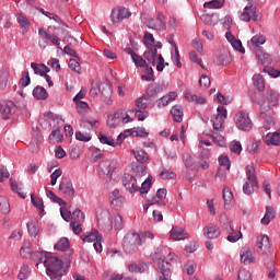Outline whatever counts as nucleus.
I'll list each match as a JSON object with an SVG mask.
<instances>
[{
  "instance_id": "f257e3e1",
  "label": "nucleus",
  "mask_w": 280,
  "mask_h": 280,
  "mask_svg": "<svg viewBox=\"0 0 280 280\" xmlns=\"http://www.w3.org/2000/svg\"><path fill=\"white\" fill-rule=\"evenodd\" d=\"M35 256L38 259L36 266L44 264L46 268V275L51 280H59L67 273L65 270V262H62L57 256H52L51 254L45 252H36Z\"/></svg>"
},
{
  "instance_id": "f03ea898",
  "label": "nucleus",
  "mask_w": 280,
  "mask_h": 280,
  "mask_svg": "<svg viewBox=\"0 0 280 280\" xmlns=\"http://www.w3.org/2000/svg\"><path fill=\"white\" fill-rule=\"evenodd\" d=\"M166 255L167 249H165L163 245H160L154 253L151 254L153 261H158V268L161 272L158 280H170V277H172V264L165 260Z\"/></svg>"
},
{
  "instance_id": "7ed1b4c3",
  "label": "nucleus",
  "mask_w": 280,
  "mask_h": 280,
  "mask_svg": "<svg viewBox=\"0 0 280 280\" xmlns=\"http://www.w3.org/2000/svg\"><path fill=\"white\" fill-rule=\"evenodd\" d=\"M250 100L253 104L260 106V117L265 121L262 128H265V130H270V128L275 126V110L270 105H266V101L261 98V95L259 94H254Z\"/></svg>"
},
{
  "instance_id": "20e7f679",
  "label": "nucleus",
  "mask_w": 280,
  "mask_h": 280,
  "mask_svg": "<svg viewBox=\"0 0 280 280\" xmlns=\"http://www.w3.org/2000/svg\"><path fill=\"white\" fill-rule=\"evenodd\" d=\"M143 58L144 60H147V62H149V65L156 67V71L159 72L163 71V69H165V66L167 67L168 65L165 63L163 55H159V50L154 46H151L143 52Z\"/></svg>"
},
{
  "instance_id": "39448f33",
  "label": "nucleus",
  "mask_w": 280,
  "mask_h": 280,
  "mask_svg": "<svg viewBox=\"0 0 280 280\" xmlns=\"http://www.w3.org/2000/svg\"><path fill=\"white\" fill-rule=\"evenodd\" d=\"M141 235L136 232H128L122 240V248L127 255H132L137 253L141 246Z\"/></svg>"
},
{
  "instance_id": "423d86ee",
  "label": "nucleus",
  "mask_w": 280,
  "mask_h": 280,
  "mask_svg": "<svg viewBox=\"0 0 280 280\" xmlns=\"http://www.w3.org/2000/svg\"><path fill=\"white\" fill-rule=\"evenodd\" d=\"M130 121H132V119H130V116L128 113L124 112V109H118L107 116V126L109 128H119Z\"/></svg>"
},
{
  "instance_id": "0eeeda50",
  "label": "nucleus",
  "mask_w": 280,
  "mask_h": 280,
  "mask_svg": "<svg viewBox=\"0 0 280 280\" xmlns=\"http://www.w3.org/2000/svg\"><path fill=\"white\" fill-rule=\"evenodd\" d=\"M97 226L104 233H110L113 231V215L107 209H103L96 212Z\"/></svg>"
},
{
  "instance_id": "6e6552de",
  "label": "nucleus",
  "mask_w": 280,
  "mask_h": 280,
  "mask_svg": "<svg viewBox=\"0 0 280 280\" xmlns=\"http://www.w3.org/2000/svg\"><path fill=\"white\" fill-rule=\"evenodd\" d=\"M247 180L243 185V192L246 196L255 194V187H259V182H257V176H255V168L253 166H246Z\"/></svg>"
},
{
  "instance_id": "1a4fd4ad",
  "label": "nucleus",
  "mask_w": 280,
  "mask_h": 280,
  "mask_svg": "<svg viewBox=\"0 0 280 280\" xmlns=\"http://www.w3.org/2000/svg\"><path fill=\"white\" fill-rule=\"evenodd\" d=\"M234 124L238 130H243V132H249L253 130V120H250V116L246 112H238L234 116Z\"/></svg>"
},
{
  "instance_id": "9d476101",
  "label": "nucleus",
  "mask_w": 280,
  "mask_h": 280,
  "mask_svg": "<svg viewBox=\"0 0 280 280\" xmlns=\"http://www.w3.org/2000/svg\"><path fill=\"white\" fill-rule=\"evenodd\" d=\"M59 192L67 198H73L75 196V188H73V182L67 177H62L59 183Z\"/></svg>"
},
{
  "instance_id": "9b49d317",
  "label": "nucleus",
  "mask_w": 280,
  "mask_h": 280,
  "mask_svg": "<svg viewBox=\"0 0 280 280\" xmlns=\"http://www.w3.org/2000/svg\"><path fill=\"white\" fill-rule=\"evenodd\" d=\"M122 184L129 194H136V191H139V184H137V177H135V175L132 174L126 173L122 176Z\"/></svg>"
},
{
  "instance_id": "f8f14e48",
  "label": "nucleus",
  "mask_w": 280,
  "mask_h": 280,
  "mask_svg": "<svg viewBox=\"0 0 280 280\" xmlns=\"http://www.w3.org/2000/svg\"><path fill=\"white\" fill-rule=\"evenodd\" d=\"M147 27H149V30H155L156 32H163V30H165V15L158 13L156 19H149L147 21Z\"/></svg>"
},
{
  "instance_id": "ddd939ff",
  "label": "nucleus",
  "mask_w": 280,
  "mask_h": 280,
  "mask_svg": "<svg viewBox=\"0 0 280 280\" xmlns=\"http://www.w3.org/2000/svg\"><path fill=\"white\" fill-rule=\"evenodd\" d=\"M241 21H244L245 23H249V21H257V11L255 7L252 4H248L244 8L243 12H240L238 14Z\"/></svg>"
},
{
  "instance_id": "4468645a",
  "label": "nucleus",
  "mask_w": 280,
  "mask_h": 280,
  "mask_svg": "<svg viewBox=\"0 0 280 280\" xmlns=\"http://www.w3.org/2000/svg\"><path fill=\"white\" fill-rule=\"evenodd\" d=\"M15 108L16 106L12 101H2L0 102V116L2 117V119H10Z\"/></svg>"
},
{
  "instance_id": "2eb2a0df",
  "label": "nucleus",
  "mask_w": 280,
  "mask_h": 280,
  "mask_svg": "<svg viewBox=\"0 0 280 280\" xmlns=\"http://www.w3.org/2000/svg\"><path fill=\"white\" fill-rule=\"evenodd\" d=\"M241 264L245 266H250V264H255V253L250 247H243L241 249Z\"/></svg>"
},
{
  "instance_id": "dca6fc26",
  "label": "nucleus",
  "mask_w": 280,
  "mask_h": 280,
  "mask_svg": "<svg viewBox=\"0 0 280 280\" xmlns=\"http://www.w3.org/2000/svg\"><path fill=\"white\" fill-rule=\"evenodd\" d=\"M113 165V161L110 160H105V161H102L100 164H98V176L100 178H110V172L113 168H110V166Z\"/></svg>"
},
{
  "instance_id": "f3484780",
  "label": "nucleus",
  "mask_w": 280,
  "mask_h": 280,
  "mask_svg": "<svg viewBox=\"0 0 280 280\" xmlns=\"http://www.w3.org/2000/svg\"><path fill=\"white\" fill-rule=\"evenodd\" d=\"M100 89L103 102H106L108 105L113 104V101H110L113 95V86L108 83V81L100 83Z\"/></svg>"
},
{
  "instance_id": "a211bd4d",
  "label": "nucleus",
  "mask_w": 280,
  "mask_h": 280,
  "mask_svg": "<svg viewBox=\"0 0 280 280\" xmlns=\"http://www.w3.org/2000/svg\"><path fill=\"white\" fill-rule=\"evenodd\" d=\"M132 13H130V10L126 8H121L118 11L113 10L110 14V19L113 23H120L124 19H130Z\"/></svg>"
},
{
  "instance_id": "6ab92c4d",
  "label": "nucleus",
  "mask_w": 280,
  "mask_h": 280,
  "mask_svg": "<svg viewBox=\"0 0 280 280\" xmlns=\"http://www.w3.org/2000/svg\"><path fill=\"white\" fill-rule=\"evenodd\" d=\"M203 235H206L208 240H218V237L222 235V232L218 225L210 223L203 228Z\"/></svg>"
},
{
  "instance_id": "aec40b11",
  "label": "nucleus",
  "mask_w": 280,
  "mask_h": 280,
  "mask_svg": "<svg viewBox=\"0 0 280 280\" xmlns=\"http://www.w3.org/2000/svg\"><path fill=\"white\" fill-rule=\"evenodd\" d=\"M266 43V36L264 35H255L252 37L250 42L247 43V47L254 52L259 51L261 49V45Z\"/></svg>"
},
{
  "instance_id": "412c9836",
  "label": "nucleus",
  "mask_w": 280,
  "mask_h": 280,
  "mask_svg": "<svg viewBox=\"0 0 280 280\" xmlns=\"http://www.w3.org/2000/svg\"><path fill=\"white\" fill-rule=\"evenodd\" d=\"M225 38L231 44L233 49H235L236 51H240V54H246V50L244 49V46H242V40L236 39L235 36L233 35V33L228 31L225 33Z\"/></svg>"
},
{
  "instance_id": "4be33fe9",
  "label": "nucleus",
  "mask_w": 280,
  "mask_h": 280,
  "mask_svg": "<svg viewBox=\"0 0 280 280\" xmlns=\"http://www.w3.org/2000/svg\"><path fill=\"white\" fill-rule=\"evenodd\" d=\"M258 250H261L262 253H270L271 244H270V237L268 235H262L257 238L256 244Z\"/></svg>"
},
{
  "instance_id": "5701e85b",
  "label": "nucleus",
  "mask_w": 280,
  "mask_h": 280,
  "mask_svg": "<svg viewBox=\"0 0 280 280\" xmlns=\"http://www.w3.org/2000/svg\"><path fill=\"white\" fill-rule=\"evenodd\" d=\"M167 90V83L162 82L159 83L158 85H151L147 89V96L153 97V95H159V93H163V91Z\"/></svg>"
},
{
  "instance_id": "b1692460",
  "label": "nucleus",
  "mask_w": 280,
  "mask_h": 280,
  "mask_svg": "<svg viewBox=\"0 0 280 280\" xmlns=\"http://www.w3.org/2000/svg\"><path fill=\"white\" fill-rule=\"evenodd\" d=\"M81 238L83 242H104L102 234H100V232L95 229Z\"/></svg>"
},
{
  "instance_id": "393cba45",
  "label": "nucleus",
  "mask_w": 280,
  "mask_h": 280,
  "mask_svg": "<svg viewBox=\"0 0 280 280\" xmlns=\"http://www.w3.org/2000/svg\"><path fill=\"white\" fill-rule=\"evenodd\" d=\"M38 34L39 36H45V38H47L52 45H55V47H58L60 49V38H58V36L50 35L44 28H39Z\"/></svg>"
},
{
  "instance_id": "a878e982",
  "label": "nucleus",
  "mask_w": 280,
  "mask_h": 280,
  "mask_svg": "<svg viewBox=\"0 0 280 280\" xmlns=\"http://www.w3.org/2000/svg\"><path fill=\"white\" fill-rule=\"evenodd\" d=\"M266 100L270 106H277L279 104V93L275 90L267 91Z\"/></svg>"
},
{
  "instance_id": "bb28decb",
  "label": "nucleus",
  "mask_w": 280,
  "mask_h": 280,
  "mask_svg": "<svg viewBox=\"0 0 280 280\" xmlns=\"http://www.w3.org/2000/svg\"><path fill=\"white\" fill-rule=\"evenodd\" d=\"M31 67L36 75L45 77V75H47V73H49V67H47L45 65H38L35 62H32Z\"/></svg>"
},
{
  "instance_id": "cd10ccee",
  "label": "nucleus",
  "mask_w": 280,
  "mask_h": 280,
  "mask_svg": "<svg viewBox=\"0 0 280 280\" xmlns=\"http://www.w3.org/2000/svg\"><path fill=\"white\" fill-rule=\"evenodd\" d=\"M131 176H135V178H142V176H145L148 174V167H145L144 164H138L132 168Z\"/></svg>"
},
{
  "instance_id": "c85d7f7f",
  "label": "nucleus",
  "mask_w": 280,
  "mask_h": 280,
  "mask_svg": "<svg viewBox=\"0 0 280 280\" xmlns=\"http://www.w3.org/2000/svg\"><path fill=\"white\" fill-rule=\"evenodd\" d=\"M267 145H280V133L279 132H269L266 136Z\"/></svg>"
},
{
  "instance_id": "c756f323",
  "label": "nucleus",
  "mask_w": 280,
  "mask_h": 280,
  "mask_svg": "<svg viewBox=\"0 0 280 280\" xmlns=\"http://www.w3.org/2000/svg\"><path fill=\"white\" fill-rule=\"evenodd\" d=\"M215 62L217 65L226 67V65H231V55L229 52H221L217 56Z\"/></svg>"
},
{
  "instance_id": "7c9ffc66",
  "label": "nucleus",
  "mask_w": 280,
  "mask_h": 280,
  "mask_svg": "<svg viewBox=\"0 0 280 280\" xmlns=\"http://www.w3.org/2000/svg\"><path fill=\"white\" fill-rule=\"evenodd\" d=\"M211 121L214 130L220 132L224 130V118L222 116H212Z\"/></svg>"
},
{
  "instance_id": "2f4dec72",
  "label": "nucleus",
  "mask_w": 280,
  "mask_h": 280,
  "mask_svg": "<svg viewBox=\"0 0 280 280\" xmlns=\"http://www.w3.org/2000/svg\"><path fill=\"white\" fill-rule=\"evenodd\" d=\"M275 209H272L271 207H267L265 217L261 219V224L268 225L270 224V221L275 220Z\"/></svg>"
},
{
  "instance_id": "473e14b6",
  "label": "nucleus",
  "mask_w": 280,
  "mask_h": 280,
  "mask_svg": "<svg viewBox=\"0 0 280 280\" xmlns=\"http://www.w3.org/2000/svg\"><path fill=\"white\" fill-rule=\"evenodd\" d=\"M255 54L258 60L261 62V65H270V62H272L270 55L268 52H265L264 49L256 50Z\"/></svg>"
},
{
  "instance_id": "72a5a7b5",
  "label": "nucleus",
  "mask_w": 280,
  "mask_h": 280,
  "mask_svg": "<svg viewBox=\"0 0 280 280\" xmlns=\"http://www.w3.org/2000/svg\"><path fill=\"white\" fill-rule=\"evenodd\" d=\"M184 97L188 102H196L197 104H207V98H205L202 96L195 95L191 92H186Z\"/></svg>"
},
{
  "instance_id": "f704fd0d",
  "label": "nucleus",
  "mask_w": 280,
  "mask_h": 280,
  "mask_svg": "<svg viewBox=\"0 0 280 280\" xmlns=\"http://www.w3.org/2000/svg\"><path fill=\"white\" fill-rule=\"evenodd\" d=\"M150 100V96L148 94L142 95L138 100H136V107L138 110H145L148 108V102Z\"/></svg>"
},
{
  "instance_id": "c9c22d12",
  "label": "nucleus",
  "mask_w": 280,
  "mask_h": 280,
  "mask_svg": "<svg viewBox=\"0 0 280 280\" xmlns=\"http://www.w3.org/2000/svg\"><path fill=\"white\" fill-rule=\"evenodd\" d=\"M62 129L60 127H57L55 130L51 131L49 135V139L52 141V143H60L63 139Z\"/></svg>"
},
{
  "instance_id": "e433bc0d",
  "label": "nucleus",
  "mask_w": 280,
  "mask_h": 280,
  "mask_svg": "<svg viewBox=\"0 0 280 280\" xmlns=\"http://www.w3.org/2000/svg\"><path fill=\"white\" fill-rule=\"evenodd\" d=\"M31 201L33 207H35V209H38L40 214L45 213V205L43 203V199L34 195H31Z\"/></svg>"
},
{
  "instance_id": "4c0bfd02",
  "label": "nucleus",
  "mask_w": 280,
  "mask_h": 280,
  "mask_svg": "<svg viewBox=\"0 0 280 280\" xmlns=\"http://www.w3.org/2000/svg\"><path fill=\"white\" fill-rule=\"evenodd\" d=\"M46 196L49 200L59 205V207H67V202L62 200V198L58 197L54 191L46 190Z\"/></svg>"
},
{
  "instance_id": "58836bf2",
  "label": "nucleus",
  "mask_w": 280,
  "mask_h": 280,
  "mask_svg": "<svg viewBox=\"0 0 280 280\" xmlns=\"http://www.w3.org/2000/svg\"><path fill=\"white\" fill-rule=\"evenodd\" d=\"M20 255L24 259H27V257H32V243L25 241L20 249Z\"/></svg>"
},
{
  "instance_id": "ea45409f",
  "label": "nucleus",
  "mask_w": 280,
  "mask_h": 280,
  "mask_svg": "<svg viewBox=\"0 0 280 280\" xmlns=\"http://www.w3.org/2000/svg\"><path fill=\"white\" fill-rule=\"evenodd\" d=\"M171 115L174 119V121L180 122L183 121V109L180 106L175 105L171 108Z\"/></svg>"
},
{
  "instance_id": "a19ab883",
  "label": "nucleus",
  "mask_w": 280,
  "mask_h": 280,
  "mask_svg": "<svg viewBox=\"0 0 280 280\" xmlns=\"http://www.w3.org/2000/svg\"><path fill=\"white\" fill-rule=\"evenodd\" d=\"M133 156L142 165H143V163H148V161L150 160V158L148 156V153L144 150H141V149L133 151Z\"/></svg>"
},
{
  "instance_id": "79ce46f5",
  "label": "nucleus",
  "mask_w": 280,
  "mask_h": 280,
  "mask_svg": "<svg viewBox=\"0 0 280 280\" xmlns=\"http://www.w3.org/2000/svg\"><path fill=\"white\" fill-rule=\"evenodd\" d=\"M33 97H35V100H45L49 97V94H47L45 88L37 86L33 90Z\"/></svg>"
},
{
  "instance_id": "37998d69",
  "label": "nucleus",
  "mask_w": 280,
  "mask_h": 280,
  "mask_svg": "<svg viewBox=\"0 0 280 280\" xmlns=\"http://www.w3.org/2000/svg\"><path fill=\"white\" fill-rule=\"evenodd\" d=\"M55 250H69V238L61 237L54 246Z\"/></svg>"
},
{
  "instance_id": "c03bdc74",
  "label": "nucleus",
  "mask_w": 280,
  "mask_h": 280,
  "mask_svg": "<svg viewBox=\"0 0 280 280\" xmlns=\"http://www.w3.org/2000/svg\"><path fill=\"white\" fill-rule=\"evenodd\" d=\"M112 222H114L115 231H121V229H124V218H121L120 214H117V213L113 214Z\"/></svg>"
},
{
  "instance_id": "a18cd8bd",
  "label": "nucleus",
  "mask_w": 280,
  "mask_h": 280,
  "mask_svg": "<svg viewBox=\"0 0 280 280\" xmlns=\"http://www.w3.org/2000/svg\"><path fill=\"white\" fill-rule=\"evenodd\" d=\"M38 141H43V136H40V133H37V140L32 139L30 143V150L33 154H36L40 150V143Z\"/></svg>"
},
{
  "instance_id": "49530a36",
  "label": "nucleus",
  "mask_w": 280,
  "mask_h": 280,
  "mask_svg": "<svg viewBox=\"0 0 280 280\" xmlns=\"http://www.w3.org/2000/svg\"><path fill=\"white\" fill-rule=\"evenodd\" d=\"M203 8H208L209 10H220L224 8V1L221 0H211L203 4Z\"/></svg>"
},
{
  "instance_id": "de8ad7c7",
  "label": "nucleus",
  "mask_w": 280,
  "mask_h": 280,
  "mask_svg": "<svg viewBox=\"0 0 280 280\" xmlns=\"http://www.w3.org/2000/svg\"><path fill=\"white\" fill-rule=\"evenodd\" d=\"M171 240H185V233L184 230L182 228H173L171 230Z\"/></svg>"
},
{
  "instance_id": "09e8293b",
  "label": "nucleus",
  "mask_w": 280,
  "mask_h": 280,
  "mask_svg": "<svg viewBox=\"0 0 280 280\" xmlns=\"http://www.w3.org/2000/svg\"><path fill=\"white\" fill-rule=\"evenodd\" d=\"M127 132H131V137H141L142 139H145V137H148V132L145 131V128H141V127H135L131 128L129 131Z\"/></svg>"
},
{
  "instance_id": "8fccbe9b",
  "label": "nucleus",
  "mask_w": 280,
  "mask_h": 280,
  "mask_svg": "<svg viewBox=\"0 0 280 280\" xmlns=\"http://www.w3.org/2000/svg\"><path fill=\"white\" fill-rule=\"evenodd\" d=\"M10 212V201H8V198L0 196V213H3L4 215Z\"/></svg>"
},
{
  "instance_id": "3c124183",
  "label": "nucleus",
  "mask_w": 280,
  "mask_h": 280,
  "mask_svg": "<svg viewBox=\"0 0 280 280\" xmlns=\"http://www.w3.org/2000/svg\"><path fill=\"white\" fill-rule=\"evenodd\" d=\"M75 105L79 115H86V113H89V103L84 101H77Z\"/></svg>"
},
{
  "instance_id": "603ef678",
  "label": "nucleus",
  "mask_w": 280,
  "mask_h": 280,
  "mask_svg": "<svg viewBox=\"0 0 280 280\" xmlns=\"http://www.w3.org/2000/svg\"><path fill=\"white\" fill-rule=\"evenodd\" d=\"M131 59H132V62L136 65V67H140L141 69H145V67H148V61L143 59V57L139 56L138 54L133 55Z\"/></svg>"
},
{
  "instance_id": "864d4df0",
  "label": "nucleus",
  "mask_w": 280,
  "mask_h": 280,
  "mask_svg": "<svg viewBox=\"0 0 280 280\" xmlns=\"http://www.w3.org/2000/svg\"><path fill=\"white\" fill-rule=\"evenodd\" d=\"M172 61L176 65V67L178 69L183 68V63L180 62V52L178 51V47L173 48Z\"/></svg>"
},
{
  "instance_id": "5fc2aeb1",
  "label": "nucleus",
  "mask_w": 280,
  "mask_h": 280,
  "mask_svg": "<svg viewBox=\"0 0 280 280\" xmlns=\"http://www.w3.org/2000/svg\"><path fill=\"white\" fill-rule=\"evenodd\" d=\"M160 177L162 178V180H172L176 178V173L167 168H163L162 172L160 173Z\"/></svg>"
},
{
  "instance_id": "6e6d98bb",
  "label": "nucleus",
  "mask_w": 280,
  "mask_h": 280,
  "mask_svg": "<svg viewBox=\"0 0 280 280\" xmlns=\"http://www.w3.org/2000/svg\"><path fill=\"white\" fill-rule=\"evenodd\" d=\"M254 85H256L258 91H265L266 84L264 83V77L260 74L254 75Z\"/></svg>"
},
{
  "instance_id": "4d7b16f0",
  "label": "nucleus",
  "mask_w": 280,
  "mask_h": 280,
  "mask_svg": "<svg viewBox=\"0 0 280 280\" xmlns=\"http://www.w3.org/2000/svg\"><path fill=\"white\" fill-rule=\"evenodd\" d=\"M26 226L31 237H36V235H38V225L36 224V222L31 221L26 224Z\"/></svg>"
},
{
  "instance_id": "13d9d810",
  "label": "nucleus",
  "mask_w": 280,
  "mask_h": 280,
  "mask_svg": "<svg viewBox=\"0 0 280 280\" xmlns=\"http://www.w3.org/2000/svg\"><path fill=\"white\" fill-rule=\"evenodd\" d=\"M152 187V179L148 177L142 184L141 187L139 186L140 194H148L150 191V188Z\"/></svg>"
},
{
  "instance_id": "bf43d9fd",
  "label": "nucleus",
  "mask_w": 280,
  "mask_h": 280,
  "mask_svg": "<svg viewBox=\"0 0 280 280\" xmlns=\"http://www.w3.org/2000/svg\"><path fill=\"white\" fill-rule=\"evenodd\" d=\"M145 268H148V266L141 264H131L128 266L129 272H144Z\"/></svg>"
},
{
  "instance_id": "052dcab7",
  "label": "nucleus",
  "mask_w": 280,
  "mask_h": 280,
  "mask_svg": "<svg viewBox=\"0 0 280 280\" xmlns=\"http://www.w3.org/2000/svg\"><path fill=\"white\" fill-rule=\"evenodd\" d=\"M144 45L148 48L154 47V35L149 32H144Z\"/></svg>"
},
{
  "instance_id": "680f3d73",
  "label": "nucleus",
  "mask_w": 280,
  "mask_h": 280,
  "mask_svg": "<svg viewBox=\"0 0 280 280\" xmlns=\"http://www.w3.org/2000/svg\"><path fill=\"white\" fill-rule=\"evenodd\" d=\"M98 139L105 145H112L113 148L117 145V143H115V140L106 135H101Z\"/></svg>"
},
{
  "instance_id": "e2e57ef3",
  "label": "nucleus",
  "mask_w": 280,
  "mask_h": 280,
  "mask_svg": "<svg viewBox=\"0 0 280 280\" xmlns=\"http://www.w3.org/2000/svg\"><path fill=\"white\" fill-rule=\"evenodd\" d=\"M18 23L20 27H23L26 30V32L30 30V20H27V18L23 16L22 14L18 15Z\"/></svg>"
},
{
  "instance_id": "0e129e2a",
  "label": "nucleus",
  "mask_w": 280,
  "mask_h": 280,
  "mask_svg": "<svg viewBox=\"0 0 280 280\" xmlns=\"http://www.w3.org/2000/svg\"><path fill=\"white\" fill-rule=\"evenodd\" d=\"M70 228L75 235H80L82 233V221H71Z\"/></svg>"
},
{
  "instance_id": "69168bd1",
  "label": "nucleus",
  "mask_w": 280,
  "mask_h": 280,
  "mask_svg": "<svg viewBox=\"0 0 280 280\" xmlns=\"http://www.w3.org/2000/svg\"><path fill=\"white\" fill-rule=\"evenodd\" d=\"M264 73H267V75H270V78H279V75H280V71L279 70H277V69H275L272 67H268V66H266L264 68Z\"/></svg>"
},
{
  "instance_id": "338daca9",
  "label": "nucleus",
  "mask_w": 280,
  "mask_h": 280,
  "mask_svg": "<svg viewBox=\"0 0 280 280\" xmlns=\"http://www.w3.org/2000/svg\"><path fill=\"white\" fill-rule=\"evenodd\" d=\"M223 200L225 205H230V202L233 201V191H231V189L229 188L223 189Z\"/></svg>"
},
{
  "instance_id": "774afa93",
  "label": "nucleus",
  "mask_w": 280,
  "mask_h": 280,
  "mask_svg": "<svg viewBox=\"0 0 280 280\" xmlns=\"http://www.w3.org/2000/svg\"><path fill=\"white\" fill-rule=\"evenodd\" d=\"M238 280H253V275L248 270H241L238 272Z\"/></svg>"
}]
</instances>
